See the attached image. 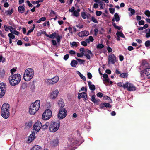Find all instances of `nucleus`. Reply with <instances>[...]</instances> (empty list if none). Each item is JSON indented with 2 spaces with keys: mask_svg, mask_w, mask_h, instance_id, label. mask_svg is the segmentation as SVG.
Listing matches in <instances>:
<instances>
[{
  "mask_svg": "<svg viewBox=\"0 0 150 150\" xmlns=\"http://www.w3.org/2000/svg\"><path fill=\"white\" fill-rule=\"evenodd\" d=\"M42 126L41 123L40 122L38 121L36 122L33 126L34 129L33 132L37 133L40 129Z\"/></svg>",
  "mask_w": 150,
  "mask_h": 150,
  "instance_id": "12",
  "label": "nucleus"
},
{
  "mask_svg": "<svg viewBox=\"0 0 150 150\" xmlns=\"http://www.w3.org/2000/svg\"><path fill=\"white\" fill-rule=\"evenodd\" d=\"M18 10L20 13H23L24 12L25 8L23 6H20L18 8Z\"/></svg>",
  "mask_w": 150,
  "mask_h": 150,
  "instance_id": "23",
  "label": "nucleus"
},
{
  "mask_svg": "<svg viewBox=\"0 0 150 150\" xmlns=\"http://www.w3.org/2000/svg\"><path fill=\"white\" fill-rule=\"evenodd\" d=\"M57 39V41L58 43H59L60 42V40H61L62 37V36H60L59 34H57L56 37Z\"/></svg>",
  "mask_w": 150,
  "mask_h": 150,
  "instance_id": "32",
  "label": "nucleus"
},
{
  "mask_svg": "<svg viewBox=\"0 0 150 150\" xmlns=\"http://www.w3.org/2000/svg\"><path fill=\"white\" fill-rule=\"evenodd\" d=\"M13 8H12L11 10H8L6 11V13L8 15H10L13 13Z\"/></svg>",
  "mask_w": 150,
  "mask_h": 150,
  "instance_id": "37",
  "label": "nucleus"
},
{
  "mask_svg": "<svg viewBox=\"0 0 150 150\" xmlns=\"http://www.w3.org/2000/svg\"><path fill=\"white\" fill-rule=\"evenodd\" d=\"M109 81H110V80L109 78H108L107 79H105L104 80V83L105 85H107V84H105V83H108L109 82Z\"/></svg>",
  "mask_w": 150,
  "mask_h": 150,
  "instance_id": "54",
  "label": "nucleus"
},
{
  "mask_svg": "<svg viewBox=\"0 0 150 150\" xmlns=\"http://www.w3.org/2000/svg\"><path fill=\"white\" fill-rule=\"evenodd\" d=\"M109 9L111 13L113 14L114 13L115 11V9L114 8H110Z\"/></svg>",
  "mask_w": 150,
  "mask_h": 150,
  "instance_id": "50",
  "label": "nucleus"
},
{
  "mask_svg": "<svg viewBox=\"0 0 150 150\" xmlns=\"http://www.w3.org/2000/svg\"><path fill=\"white\" fill-rule=\"evenodd\" d=\"M59 80L58 76H56L51 79H47V82L50 85H54Z\"/></svg>",
  "mask_w": 150,
  "mask_h": 150,
  "instance_id": "11",
  "label": "nucleus"
},
{
  "mask_svg": "<svg viewBox=\"0 0 150 150\" xmlns=\"http://www.w3.org/2000/svg\"><path fill=\"white\" fill-rule=\"evenodd\" d=\"M88 83L89 88L90 90L92 91H94L95 90V86L94 85L92 84L91 82L89 81Z\"/></svg>",
  "mask_w": 150,
  "mask_h": 150,
  "instance_id": "22",
  "label": "nucleus"
},
{
  "mask_svg": "<svg viewBox=\"0 0 150 150\" xmlns=\"http://www.w3.org/2000/svg\"><path fill=\"white\" fill-rule=\"evenodd\" d=\"M145 45L146 47H150V40H147L145 43Z\"/></svg>",
  "mask_w": 150,
  "mask_h": 150,
  "instance_id": "42",
  "label": "nucleus"
},
{
  "mask_svg": "<svg viewBox=\"0 0 150 150\" xmlns=\"http://www.w3.org/2000/svg\"><path fill=\"white\" fill-rule=\"evenodd\" d=\"M58 105L60 107V108H63L65 105L64 103L63 100L62 98H60L58 102Z\"/></svg>",
  "mask_w": 150,
  "mask_h": 150,
  "instance_id": "19",
  "label": "nucleus"
},
{
  "mask_svg": "<svg viewBox=\"0 0 150 150\" xmlns=\"http://www.w3.org/2000/svg\"><path fill=\"white\" fill-rule=\"evenodd\" d=\"M81 44L82 45L84 46H86L87 45V42L85 41H82L81 42Z\"/></svg>",
  "mask_w": 150,
  "mask_h": 150,
  "instance_id": "52",
  "label": "nucleus"
},
{
  "mask_svg": "<svg viewBox=\"0 0 150 150\" xmlns=\"http://www.w3.org/2000/svg\"><path fill=\"white\" fill-rule=\"evenodd\" d=\"M47 128V125L45 124V125H43L42 127V129L43 130H45Z\"/></svg>",
  "mask_w": 150,
  "mask_h": 150,
  "instance_id": "61",
  "label": "nucleus"
},
{
  "mask_svg": "<svg viewBox=\"0 0 150 150\" xmlns=\"http://www.w3.org/2000/svg\"><path fill=\"white\" fill-rule=\"evenodd\" d=\"M40 106V101L37 100L32 104L30 106L29 112L30 114L34 115L39 110Z\"/></svg>",
  "mask_w": 150,
  "mask_h": 150,
  "instance_id": "3",
  "label": "nucleus"
},
{
  "mask_svg": "<svg viewBox=\"0 0 150 150\" xmlns=\"http://www.w3.org/2000/svg\"><path fill=\"white\" fill-rule=\"evenodd\" d=\"M74 15L76 17H77L79 15V13L76 11H74L73 13Z\"/></svg>",
  "mask_w": 150,
  "mask_h": 150,
  "instance_id": "56",
  "label": "nucleus"
},
{
  "mask_svg": "<svg viewBox=\"0 0 150 150\" xmlns=\"http://www.w3.org/2000/svg\"><path fill=\"white\" fill-rule=\"evenodd\" d=\"M75 59L78 61L79 64L80 65L82 64H83L84 62H85V60L81 59L76 57H75Z\"/></svg>",
  "mask_w": 150,
  "mask_h": 150,
  "instance_id": "34",
  "label": "nucleus"
},
{
  "mask_svg": "<svg viewBox=\"0 0 150 150\" xmlns=\"http://www.w3.org/2000/svg\"><path fill=\"white\" fill-rule=\"evenodd\" d=\"M21 79L20 75L18 74H12L9 78L10 84L12 86L18 84L20 82Z\"/></svg>",
  "mask_w": 150,
  "mask_h": 150,
  "instance_id": "2",
  "label": "nucleus"
},
{
  "mask_svg": "<svg viewBox=\"0 0 150 150\" xmlns=\"http://www.w3.org/2000/svg\"><path fill=\"white\" fill-rule=\"evenodd\" d=\"M78 44H79V42L77 43L75 41L73 42L72 43H70V44L71 45V47H77L78 46Z\"/></svg>",
  "mask_w": 150,
  "mask_h": 150,
  "instance_id": "33",
  "label": "nucleus"
},
{
  "mask_svg": "<svg viewBox=\"0 0 150 150\" xmlns=\"http://www.w3.org/2000/svg\"><path fill=\"white\" fill-rule=\"evenodd\" d=\"M113 18L115 19L116 22H118L120 20V17L117 13H116L115 14Z\"/></svg>",
  "mask_w": 150,
  "mask_h": 150,
  "instance_id": "29",
  "label": "nucleus"
},
{
  "mask_svg": "<svg viewBox=\"0 0 150 150\" xmlns=\"http://www.w3.org/2000/svg\"><path fill=\"white\" fill-rule=\"evenodd\" d=\"M27 87V84L25 83H23L21 85V88L23 89H25Z\"/></svg>",
  "mask_w": 150,
  "mask_h": 150,
  "instance_id": "39",
  "label": "nucleus"
},
{
  "mask_svg": "<svg viewBox=\"0 0 150 150\" xmlns=\"http://www.w3.org/2000/svg\"><path fill=\"white\" fill-rule=\"evenodd\" d=\"M59 93L58 90L52 92L50 95V98L51 99H55Z\"/></svg>",
  "mask_w": 150,
  "mask_h": 150,
  "instance_id": "14",
  "label": "nucleus"
},
{
  "mask_svg": "<svg viewBox=\"0 0 150 150\" xmlns=\"http://www.w3.org/2000/svg\"><path fill=\"white\" fill-rule=\"evenodd\" d=\"M78 64L77 61L75 60H72L71 63V65L73 67H75Z\"/></svg>",
  "mask_w": 150,
  "mask_h": 150,
  "instance_id": "24",
  "label": "nucleus"
},
{
  "mask_svg": "<svg viewBox=\"0 0 150 150\" xmlns=\"http://www.w3.org/2000/svg\"><path fill=\"white\" fill-rule=\"evenodd\" d=\"M138 24L139 25H143L144 24V22L143 20H141L139 21Z\"/></svg>",
  "mask_w": 150,
  "mask_h": 150,
  "instance_id": "58",
  "label": "nucleus"
},
{
  "mask_svg": "<svg viewBox=\"0 0 150 150\" xmlns=\"http://www.w3.org/2000/svg\"><path fill=\"white\" fill-rule=\"evenodd\" d=\"M120 77L124 78H127L128 76V74L127 73H124L121 74L119 75Z\"/></svg>",
  "mask_w": 150,
  "mask_h": 150,
  "instance_id": "31",
  "label": "nucleus"
},
{
  "mask_svg": "<svg viewBox=\"0 0 150 150\" xmlns=\"http://www.w3.org/2000/svg\"><path fill=\"white\" fill-rule=\"evenodd\" d=\"M91 21H92L94 23H98V21H97V19H96L95 18L94 16L92 17L91 19Z\"/></svg>",
  "mask_w": 150,
  "mask_h": 150,
  "instance_id": "43",
  "label": "nucleus"
},
{
  "mask_svg": "<svg viewBox=\"0 0 150 150\" xmlns=\"http://www.w3.org/2000/svg\"><path fill=\"white\" fill-rule=\"evenodd\" d=\"M112 25L114 28L116 29H117L119 30H120L121 29V28L120 27L116 25V24L114 23H112Z\"/></svg>",
  "mask_w": 150,
  "mask_h": 150,
  "instance_id": "41",
  "label": "nucleus"
},
{
  "mask_svg": "<svg viewBox=\"0 0 150 150\" xmlns=\"http://www.w3.org/2000/svg\"><path fill=\"white\" fill-rule=\"evenodd\" d=\"M57 34L56 32H54L52 33V34L48 35L47 34V37H48L52 39H54L56 37Z\"/></svg>",
  "mask_w": 150,
  "mask_h": 150,
  "instance_id": "26",
  "label": "nucleus"
},
{
  "mask_svg": "<svg viewBox=\"0 0 150 150\" xmlns=\"http://www.w3.org/2000/svg\"><path fill=\"white\" fill-rule=\"evenodd\" d=\"M52 45L54 46L57 45V43L56 41L54 40H52Z\"/></svg>",
  "mask_w": 150,
  "mask_h": 150,
  "instance_id": "62",
  "label": "nucleus"
},
{
  "mask_svg": "<svg viewBox=\"0 0 150 150\" xmlns=\"http://www.w3.org/2000/svg\"><path fill=\"white\" fill-rule=\"evenodd\" d=\"M141 65L144 68H149V63L146 60H143L142 61Z\"/></svg>",
  "mask_w": 150,
  "mask_h": 150,
  "instance_id": "18",
  "label": "nucleus"
},
{
  "mask_svg": "<svg viewBox=\"0 0 150 150\" xmlns=\"http://www.w3.org/2000/svg\"><path fill=\"white\" fill-rule=\"evenodd\" d=\"M13 33H9L8 34V36L9 37V39H13L15 38V36Z\"/></svg>",
  "mask_w": 150,
  "mask_h": 150,
  "instance_id": "40",
  "label": "nucleus"
},
{
  "mask_svg": "<svg viewBox=\"0 0 150 150\" xmlns=\"http://www.w3.org/2000/svg\"><path fill=\"white\" fill-rule=\"evenodd\" d=\"M116 35L117 36H119V37H122L124 39H126L125 36L124 35L122 32L118 31L116 33Z\"/></svg>",
  "mask_w": 150,
  "mask_h": 150,
  "instance_id": "27",
  "label": "nucleus"
},
{
  "mask_svg": "<svg viewBox=\"0 0 150 150\" xmlns=\"http://www.w3.org/2000/svg\"><path fill=\"white\" fill-rule=\"evenodd\" d=\"M34 74V70L32 68H28L25 71L23 78L27 81H30L33 77Z\"/></svg>",
  "mask_w": 150,
  "mask_h": 150,
  "instance_id": "4",
  "label": "nucleus"
},
{
  "mask_svg": "<svg viewBox=\"0 0 150 150\" xmlns=\"http://www.w3.org/2000/svg\"><path fill=\"white\" fill-rule=\"evenodd\" d=\"M59 139L57 137L50 142L51 146H57L58 145Z\"/></svg>",
  "mask_w": 150,
  "mask_h": 150,
  "instance_id": "13",
  "label": "nucleus"
},
{
  "mask_svg": "<svg viewBox=\"0 0 150 150\" xmlns=\"http://www.w3.org/2000/svg\"><path fill=\"white\" fill-rule=\"evenodd\" d=\"M144 71L146 75L148 77V78H150V68H145Z\"/></svg>",
  "mask_w": 150,
  "mask_h": 150,
  "instance_id": "21",
  "label": "nucleus"
},
{
  "mask_svg": "<svg viewBox=\"0 0 150 150\" xmlns=\"http://www.w3.org/2000/svg\"><path fill=\"white\" fill-rule=\"evenodd\" d=\"M86 51L87 52L88 54H86L83 52H82L81 53H77V56L79 57H80L84 56L86 57L87 59H90L91 58L90 56L92 57L93 55V54L91 51L89 49H86Z\"/></svg>",
  "mask_w": 150,
  "mask_h": 150,
  "instance_id": "8",
  "label": "nucleus"
},
{
  "mask_svg": "<svg viewBox=\"0 0 150 150\" xmlns=\"http://www.w3.org/2000/svg\"><path fill=\"white\" fill-rule=\"evenodd\" d=\"M86 15L85 14V12H82L81 13V16L82 17V18L84 19H85L86 18Z\"/></svg>",
  "mask_w": 150,
  "mask_h": 150,
  "instance_id": "48",
  "label": "nucleus"
},
{
  "mask_svg": "<svg viewBox=\"0 0 150 150\" xmlns=\"http://www.w3.org/2000/svg\"><path fill=\"white\" fill-rule=\"evenodd\" d=\"M84 36H87L89 35V32L86 31H83Z\"/></svg>",
  "mask_w": 150,
  "mask_h": 150,
  "instance_id": "51",
  "label": "nucleus"
},
{
  "mask_svg": "<svg viewBox=\"0 0 150 150\" xmlns=\"http://www.w3.org/2000/svg\"><path fill=\"white\" fill-rule=\"evenodd\" d=\"M104 46L102 44L98 43L96 46L97 49H102L104 47Z\"/></svg>",
  "mask_w": 150,
  "mask_h": 150,
  "instance_id": "36",
  "label": "nucleus"
},
{
  "mask_svg": "<svg viewBox=\"0 0 150 150\" xmlns=\"http://www.w3.org/2000/svg\"><path fill=\"white\" fill-rule=\"evenodd\" d=\"M116 57L113 54H111L108 56V64H114L116 61Z\"/></svg>",
  "mask_w": 150,
  "mask_h": 150,
  "instance_id": "10",
  "label": "nucleus"
},
{
  "mask_svg": "<svg viewBox=\"0 0 150 150\" xmlns=\"http://www.w3.org/2000/svg\"><path fill=\"white\" fill-rule=\"evenodd\" d=\"M35 27V25H33V28L31 29H30L28 31L27 33V35H28L30 33H31L32 32L33 30L34 29Z\"/></svg>",
  "mask_w": 150,
  "mask_h": 150,
  "instance_id": "45",
  "label": "nucleus"
},
{
  "mask_svg": "<svg viewBox=\"0 0 150 150\" xmlns=\"http://www.w3.org/2000/svg\"><path fill=\"white\" fill-rule=\"evenodd\" d=\"M78 35L80 37H82L83 36H84L83 31L79 33L78 34Z\"/></svg>",
  "mask_w": 150,
  "mask_h": 150,
  "instance_id": "53",
  "label": "nucleus"
},
{
  "mask_svg": "<svg viewBox=\"0 0 150 150\" xmlns=\"http://www.w3.org/2000/svg\"><path fill=\"white\" fill-rule=\"evenodd\" d=\"M69 57V55L68 54H67L65 55L64 57V59L65 60H67L68 58Z\"/></svg>",
  "mask_w": 150,
  "mask_h": 150,
  "instance_id": "55",
  "label": "nucleus"
},
{
  "mask_svg": "<svg viewBox=\"0 0 150 150\" xmlns=\"http://www.w3.org/2000/svg\"><path fill=\"white\" fill-rule=\"evenodd\" d=\"M6 86L4 83H0V98H1L4 95L6 90Z\"/></svg>",
  "mask_w": 150,
  "mask_h": 150,
  "instance_id": "9",
  "label": "nucleus"
},
{
  "mask_svg": "<svg viewBox=\"0 0 150 150\" xmlns=\"http://www.w3.org/2000/svg\"><path fill=\"white\" fill-rule=\"evenodd\" d=\"M123 88L125 89H127L129 91H134L136 90V87L133 84L128 82L125 83L123 86Z\"/></svg>",
  "mask_w": 150,
  "mask_h": 150,
  "instance_id": "7",
  "label": "nucleus"
},
{
  "mask_svg": "<svg viewBox=\"0 0 150 150\" xmlns=\"http://www.w3.org/2000/svg\"><path fill=\"white\" fill-rule=\"evenodd\" d=\"M5 59L3 57L2 55H1L0 56V62H4L5 61Z\"/></svg>",
  "mask_w": 150,
  "mask_h": 150,
  "instance_id": "46",
  "label": "nucleus"
},
{
  "mask_svg": "<svg viewBox=\"0 0 150 150\" xmlns=\"http://www.w3.org/2000/svg\"><path fill=\"white\" fill-rule=\"evenodd\" d=\"M102 13V12L100 11H96V14L97 16H100Z\"/></svg>",
  "mask_w": 150,
  "mask_h": 150,
  "instance_id": "49",
  "label": "nucleus"
},
{
  "mask_svg": "<svg viewBox=\"0 0 150 150\" xmlns=\"http://www.w3.org/2000/svg\"><path fill=\"white\" fill-rule=\"evenodd\" d=\"M101 109H103L105 107L106 108H111V105L108 103H101L99 105Z\"/></svg>",
  "mask_w": 150,
  "mask_h": 150,
  "instance_id": "15",
  "label": "nucleus"
},
{
  "mask_svg": "<svg viewBox=\"0 0 150 150\" xmlns=\"http://www.w3.org/2000/svg\"><path fill=\"white\" fill-rule=\"evenodd\" d=\"M87 75L89 79H91L92 78V75L90 73V72L88 73L87 74Z\"/></svg>",
  "mask_w": 150,
  "mask_h": 150,
  "instance_id": "60",
  "label": "nucleus"
},
{
  "mask_svg": "<svg viewBox=\"0 0 150 150\" xmlns=\"http://www.w3.org/2000/svg\"><path fill=\"white\" fill-rule=\"evenodd\" d=\"M144 13L148 17H150V11L149 10H146L145 11Z\"/></svg>",
  "mask_w": 150,
  "mask_h": 150,
  "instance_id": "38",
  "label": "nucleus"
},
{
  "mask_svg": "<svg viewBox=\"0 0 150 150\" xmlns=\"http://www.w3.org/2000/svg\"><path fill=\"white\" fill-rule=\"evenodd\" d=\"M0 35L3 38L5 37V33H3L1 30H0Z\"/></svg>",
  "mask_w": 150,
  "mask_h": 150,
  "instance_id": "63",
  "label": "nucleus"
},
{
  "mask_svg": "<svg viewBox=\"0 0 150 150\" xmlns=\"http://www.w3.org/2000/svg\"><path fill=\"white\" fill-rule=\"evenodd\" d=\"M35 132H34L33 133H32L29 137L28 141L29 142H32L34 140L35 137Z\"/></svg>",
  "mask_w": 150,
  "mask_h": 150,
  "instance_id": "17",
  "label": "nucleus"
},
{
  "mask_svg": "<svg viewBox=\"0 0 150 150\" xmlns=\"http://www.w3.org/2000/svg\"><path fill=\"white\" fill-rule=\"evenodd\" d=\"M31 150H41V148L39 146L35 145L31 149Z\"/></svg>",
  "mask_w": 150,
  "mask_h": 150,
  "instance_id": "25",
  "label": "nucleus"
},
{
  "mask_svg": "<svg viewBox=\"0 0 150 150\" xmlns=\"http://www.w3.org/2000/svg\"><path fill=\"white\" fill-rule=\"evenodd\" d=\"M60 121L57 120L56 122H51L49 127L50 131L52 132H54L57 131L60 127Z\"/></svg>",
  "mask_w": 150,
  "mask_h": 150,
  "instance_id": "5",
  "label": "nucleus"
},
{
  "mask_svg": "<svg viewBox=\"0 0 150 150\" xmlns=\"http://www.w3.org/2000/svg\"><path fill=\"white\" fill-rule=\"evenodd\" d=\"M67 112L66 109L64 108H60L59 112L57 116L59 120L64 118L67 115Z\"/></svg>",
  "mask_w": 150,
  "mask_h": 150,
  "instance_id": "6",
  "label": "nucleus"
},
{
  "mask_svg": "<svg viewBox=\"0 0 150 150\" xmlns=\"http://www.w3.org/2000/svg\"><path fill=\"white\" fill-rule=\"evenodd\" d=\"M99 3L100 6V8L101 9H104V7L103 6V2L102 1H101L99 2Z\"/></svg>",
  "mask_w": 150,
  "mask_h": 150,
  "instance_id": "44",
  "label": "nucleus"
},
{
  "mask_svg": "<svg viewBox=\"0 0 150 150\" xmlns=\"http://www.w3.org/2000/svg\"><path fill=\"white\" fill-rule=\"evenodd\" d=\"M128 11H130L131 16L134 15L135 13V11L134 9L132 8H131L128 9Z\"/></svg>",
  "mask_w": 150,
  "mask_h": 150,
  "instance_id": "35",
  "label": "nucleus"
},
{
  "mask_svg": "<svg viewBox=\"0 0 150 150\" xmlns=\"http://www.w3.org/2000/svg\"><path fill=\"white\" fill-rule=\"evenodd\" d=\"M10 106L8 103L3 104L1 110V116L4 118L6 119L10 115Z\"/></svg>",
  "mask_w": 150,
  "mask_h": 150,
  "instance_id": "1",
  "label": "nucleus"
},
{
  "mask_svg": "<svg viewBox=\"0 0 150 150\" xmlns=\"http://www.w3.org/2000/svg\"><path fill=\"white\" fill-rule=\"evenodd\" d=\"M94 35L95 36H97L98 33V30L97 28H95L94 30Z\"/></svg>",
  "mask_w": 150,
  "mask_h": 150,
  "instance_id": "57",
  "label": "nucleus"
},
{
  "mask_svg": "<svg viewBox=\"0 0 150 150\" xmlns=\"http://www.w3.org/2000/svg\"><path fill=\"white\" fill-rule=\"evenodd\" d=\"M47 111V109H46L42 115V119L44 120H47V118L46 117H47L46 112Z\"/></svg>",
  "mask_w": 150,
  "mask_h": 150,
  "instance_id": "30",
  "label": "nucleus"
},
{
  "mask_svg": "<svg viewBox=\"0 0 150 150\" xmlns=\"http://www.w3.org/2000/svg\"><path fill=\"white\" fill-rule=\"evenodd\" d=\"M26 125L27 126H28L29 127H31L32 126V123L30 122H28L26 123Z\"/></svg>",
  "mask_w": 150,
  "mask_h": 150,
  "instance_id": "59",
  "label": "nucleus"
},
{
  "mask_svg": "<svg viewBox=\"0 0 150 150\" xmlns=\"http://www.w3.org/2000/svg\"><path fill=\"white\" fill-rule=\"evenodd\" d=\"M86 96L87 97V94L84 92L81 93H79L78 98L80 99L81 98H85Z\"/></svg>",
  "mask_w": 150,
  "mask_h": 150,
  "instance_id": "20",
  "label": "nucleus"
},
{
  "mask_svg": "<svg viewBox=\"0 0 150 150\" xmlns=\"http://www.w3.org/2000/svg\"><path fill=\"white\" fill-rule=\"evenodd\" d=\"M96 95L98 97H99L100 98H102L103 96V94L100 92L98 93Z\"/></svg>",
  "mask_w": 150,
  "mask_h": 150,
  "instance_id": "47",
  "label": "nucleus"
},
{
  "mask_svg": "<svg viewBox=\"0 0 150 150\" xmlns=\"http://www.w3.org/2000/svg\"><path fill=\"white\" fill-rule=\"evenodd\" d=\"M88 39L90 42H92L94 40V39L92 36H89Z\"/></svg>",
  "mask_w": 150,
  "mask_h": 150,
  "instance_id": "64",
  "label": "nucleus"
},
{
  "mask_svg": "<svg viewBox=\"0 0 150 150\" xmlns=\"http://www.w3.org/2000/svg\"><path fill=\"white\" fill-rule=\"evenodd\" d=\"M91 100L94 104L97 105H99V102H100V100L99 99H96L95 95H92L91 96Z\"/></svg>",
  "mask_w": 150,
  "mask_h": 150,
  "instance_id": "16",
  "label": "nucleus"
},
{
  "mask_svg": "<svg viewBox=\"0 0 150 150\" xmlns=\"http://www.w3.org/2000/svg\"><path fill=\"white\" fill-rule=\"evenodd\" d=\"M52 116V112L51 110L47 109V120L50 119Z\"/></svg>",
  "mask_w": 150,
  "mask_h": 150,
  "instance_id": "28",
  "label": "nucleus"
}]
</instances>
